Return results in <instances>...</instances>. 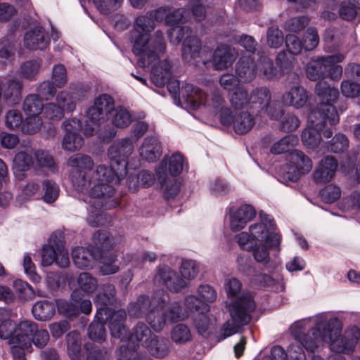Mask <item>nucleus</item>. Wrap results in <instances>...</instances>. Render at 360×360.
<instances>
[{"label": "nucleus", "instance_id": "26", "mask_svg": "<svg viewBox=\"0 0 360 360\" xmlns=\"http://www.w3.org/2000/svg\"><path fill=\"white\" fill-rule=\"evenodd\" d=\"M49 44L44 30L41 27H35L27 32L24 37V45L31 50L44 49Z\"/></svg>", "mask_w": 360, "mask_h": 360}, {"label": "nucleus", "instance_id": "59", "mask_svg": "<svg viewBox=\"0 0 360 360\" xmlns=\"http://www.w3.org/2000/svg\"><path fill=\"white\" fill-rule=\"evenodd\" d=\"M13 287L20 299L29 300L34 297V291L27 282L22 280H16L14 282Z\"/></svg>", "mask_w": 360, "mask_h": 360}, {"label": "nucleus", "instance_id": "21", "mask_svg": "<svg viewBox=\"0 0 360 360\" xmlns=\"http://www.w3.org/2000/svg\"><path fill=\"white\" fill-rule=\"evenodd\" d=\"M338 163L332 156H326L321 159L312 174L313 180L316 184H326L330 181L335 176Z\"/></svg>", "mask_w": 360, "mask_h": 360}, {"label": "nucleus", "instance_id": "61", "mask_svg": "<svg viewBox=\"0 0 360 360\" xmlns=\"http://www.w3.org/2000/svg\"><path fill=\"white\" fill-rule=\"evenodd\" d=\"M169 300L168 294L162 290L155 291L152 297L149 299V303L150 309H161L163 310V307L165 304Z\"/></svg>", "mask_w": 360, "mask_h": 360}, {"label": "nucleus", "instance_id": "6", "mask_svg": "<svg viewBox=\"0 0 360 360\" xmlns=\"http://www.w3.org/2000/svg\"><path fill=\"white\" fill-rule=\"evenodd\" d=\"M181 94L185 103L193 110L204 108L211 114L219 115L220 118L224 112L231 110L226 108L225 101L219 91L207 94L199 88L187 84Z\"/></svg>", "mask_w": 360, "mask_h": 360}, {"label": "nucleus", "instance_id": "24", "mask_svg": "<svg viewBox=\"0 0 360 360\" xmlns=\"http://www.w3.org/2000/svg\"><path fill=\"white\" fill-rule=\"evenodd\" d=\"M72 257L75 265L81 269H91L96 264L97 257L93 249L77 247L72 250Z\"/></svg>", "mask_w": 360, "mask_h": 360}, {"label": "nucleus", "instance_id": "60", "mask_svg": "<svg viewBox=\"0 0 360 360\" xmlns=\"http://www.w3.org/2000/svg\"><path fill=\"white\" fill-rule=\"evenodd\" d=\"M197 295L202 302L207 304L215 302L217 297L215 289L208 284L200 285L198 288Z\"/></svg>", "mask_w": 360, "mask_h": 360}, {"label": "nucleus", "instance_id": "33", "mask_svg": "<svg viewBox=\"0 0 360 360\" xmlns=\"http://www.w3.org/2000/svg\"><path fill=\"white\" fill-rule=\"evenodd\" d=\"M154 182L152 174L142 171L137 174H130L127 178V186L132 192H136L140 187H148Z\"/></svg>", "mask_w": 360, "mask_h": 360}, {"label": "nucleus", "instance_id": "23", "mask_svg": "<svg viewBox=\"0 0 360 360\" xmlns=\"http://www.w3.org/2000/svg\"><path fill=\"white\" fill-rule=\"evenodd\" d=\"M140 157L148 162L157 161L162 153V146L155 137H146L139 148Z\"/></svg>", "mask_w": 360, "mask_h": 360}, {"label": "nucleus", "instance_id": "50", "mask_svg": "<svg viewBox=\"0 0 360 360\" xmlns=\"http://www.w3.org/2000/svg\"><path fill=\"white\" fill-rule=\"evenodd\" d=\"M290 333L291 332L290 331ZM290 334L295 338L296 342L291 343L288 346L287 349L288 358L290 360H307L306 354L303 348L306 350L307 349L300 340L297 339L292 333Z\"/></svg>", "mask_w": 360, "mask_h": 360}, {"label": "nucleus", "instance_id": "34", "mask_svg": "<svg viewBox=\"0 0 360 360\" xmlns=\"http://www.w3.org/2000/svg\"><path fill=\"white\" fill-rule=\"evenodd\" d=\"M216 317L209 312H200L194 319L195 326L200 334L205 336L210 329L214 326Z\"/></svg>", "mask_w": 360, "mask_h": 360}, {"label": "nucleus", "instance_id": "18", "mask_svg": "<svg viewBox=\"0 0 360 360\" xmlns=\"http://www.w3.org/2000/svg\"><path fill=\"white\" fill-rule=\"evenodd\" d=\"M153 281L155 283L165 285L170 290L179 292L184 288L187 282L179 277L168 266L160 265Z\"/></svg>", "mask_w": 360, "mask_h": 360}, {"label": "nucleus", "instance_id": "27", "mask_svg": "<svg viewBox=\"0 0 360 360\" xmlns=\"http://www.w3.org/2000/svg\"><path fill=\"white\" fill-rule=\"evenodd\" d=\"M77 284L79 289L73 290L71 294L72 300L77 302L82 299L81 291L85 294H91L96 291L98 287V281L91 274L83 272L77 278Z\"/></svg>", "mask_w": 360, "mask_h": 360}, {"label": "nucleus", "instance_id": "38", "mask_svg": "<svg viewBox=\"0 0 360 360\" xmlns=\"http://www.w3.org/2000/svg\"><path fill=\"white\" fill-rule=\"evenodd\" d=\"M33 155L34 152L31 148L17 153L13 160L15 172L27 170L34 164Z\"/></svg>", "mask_w": 360, "mask_h": 360}, {"label": "nucleus", "instance_id": "7", "mask_svg": "<svg viewBox=\"0 0 360 360\" xmlns=\"http://www.w3.org/2000/svg\"><path fill=\"white\" fill-rule=\"evenodd\" d=\"M127 314L124 310H117L111 317L109 329L112 337L119 338L122 341L129 342L128 345L124 346V347L127 348L131 353L134 352L135 358L137 359L134 349H131L129 348V345L141 342L143 345L144 340H146V339H150L153 335L148 327L143 323H138L134 328L133 333L129 334L124 326ZM122 347H124V345L121 346L120 349Z\"/></svg>", "mask_w": 360, "mask_h": 360}, {"label": "nucleus", "instance_id": "16", "mask_svg": "<svg viewBox=\"0 0 360 360\" xmlns=\"http://www.w3.org/2000/svg\"><path fill=\"white\" fill-rule=\"evenodd\" d=\"M116 290L112 284H105L102 290L95 297L94 302L97 307L96 318L98 320H109L110 321L112 314L117 311H112L108 306L113 304L115 300Z\"/></svg>", "mask_w": 360, "mask_h": 360}, {"label": "nucleus", "instance_id": "4", "mask_svg": "<svg viewBox=\"0 0 360 360\" xmlns=\"http://www.w3.org/2000/svg\"><path fill=\"white\" fill-rule=\"evenodd\" d=\"M315 89L319 96L323 101L326 99V102L320 103L308 116L307 127L302 132V141L309 148H315L320 144L321 131L324 128L326 122L335 125L340 120L336 108L329 103L338 98V90L329 87L322 82L316 84Z\"/></svg>", "mask_w": 360, "mask_h": 360}, {"label": "nucleus", "instance_id": "58", "mask_svg": "<svg viewBox=\"0 0 360 360\" xmlns=\"http://www.w3.org/2000/svg\"><path fill=\"white\" fill-rule=\"evenodd\" d=\"M22 87L21 80L15 78L10 79L8 82L7 89L3 94L4 98L8 99L13 97V101H15L20 96Z\"/></svg>", "mask_w": 360, "mask_h": 360}, {"label": "nucleus", "instance_id": "32", "mask_svg": "<svg viewBox=\"0 0 360 360\" xmlns=\"http://www.w3.org/2000/svg\"><path fill=\"white\" fill-rule=\"evenodd\" d=\"M55 311V304L47 300L37 302L32 309L34 317L41 321L49 320L53 316Z\"/></svg>", "mask_w": 360, "mask_h": 360}, {"label": "nucleus", "instance_id": "42", "mask_svg": "<svg viewBox=\"0 0 360 360\" xmlns=\"http://www.w3.org/2000/svg\"><path fill=\"white\" fill-rule=\"evenodd\" d=\"M150 309L149 297L146 295H140L135 302L131 303L128 308L130 316L140 317L146 315Z\"/></svg>", "mask_w": 360, "mask_h": 360}, {"label": "nucleus", "instance_id": "57", "mask_svg": "<svg viewBox=\"0 0 360 360\" xmlns=\"http://www.w3.org/2000/svg\"><path fill=\"white\" fill-rule=\"evenodd\" d=\"M14 44L8 39H4L0 44V63L6 65L14 60Z\"/></svg>", "mask_w": 360, "mask_h": 360}, {"label": "nucleus", "instance_id": "39", "mask_svg": "<svg viewBox=\"0 0 360 360\" xmlns=\"http://www.w3.org/2000/svg\"><path fill=\"white\" fill-rule=\"evenodd\" d=\"M120 266L117 264V257L109 253H104L100 258V273L102 275H110L118 272Z\"/></svg>", "mask_w": 360, "mask_h": 360}, {"label": "nucleus", "instance_id": "1", "mask_svg": "<svg viewBox=\"0 0 360 360\" xmlns=\"http://www.w3.org/2000/svg\"><path fill=\"white\" fill-rule=\"evenodd\" d=\"M134 150V143L129 138L122 139L111 146L108 155L110 168L100 165L93 169L92 158L86 155L77 153L68 160L70 179L75 190L84 195L83 200L89 205L87 222L91 226L105 224V215L101 210L116 207L119 200L112 198L113 185L119 183L127 174V158Z\"/></svg>", "mask_w": 360, "mask_h": 360}, {"label": "nucleus", "instance_id": "17", "mask_svg": "<svg viewBox=\"0 0 360 360\" xmlns=\"http://www.w3.org/2000/svg\"><path fill=\"white\" fill-rule=\"evenodd\" d=\"M20 329L22 332V336H17L15 338H27L30 345L32 343L39 348L45 347L49 340V334L45 329H39L37 323L30 321H22L20 322Z\"/></svg>", "mask_w": 360, "mask_h": 360}, {"label": "nucleus", "instance_id": "28", "mask_svg": "<svg viewBox=\"0 0 360 360\" xmlns=\"http://www.w3.org/2000/svg\"><path fill=\"white\" fill-rule=\"evenodd\" d=\"M307 98L305 89L298 84H295L283 95L282 102L285 105L300 108L305 105Z\"/></svg>", "mask_w": 360, "mask_h": 360}, {"label": "nucleus", "instance_id": "44", "mask_svg": "<svg viewBox=\"0 0 360 360\" xmlns=\"http://www.w3.org/2000/svg\"><path fill=\"white\" fill-rule=\"evenodd\" d=\"M41 68V60L32 59L23 62L20 67L22 77L29 80L34 79Z\"/></svg>", "mask_w": 360, "mask_h": 360}, {"label": "nucleus", "instance_id": "22", "mask_svg": "<svg viewBox=\"0 0 360 360\" xmlns=\"http://www.w3.org/2000/svg\"><path fill=\"white\" fill-rule=\"evenodd\" d=\"M237 56L238 53L235 49L221 45L214 51L212 63L215 70H221L231 65Z\"/></svg>", "mask_w": 360, "mask_h": 360}, {"label": "nucleus", "instance_id": "5", "mask_svg": "<svg viewBox=\"0 0 360 360\" xmlns=\"http://www.w3.org/2000/svg\"><path fill=\"white\" fill-rule=\"evenodd\" d=\"M255 307V301L249 292L243 294L230 304L229 311L231 319L223 325L219 333V339L224 340L240 332L250 321Z\"/></svg>", "mask_w": 360, "mask_h": 360}, {"label": "nucleus", "instance_id": "29", "mask_svg": "<svg viewBox=\"0 0 360 360\" xmlns=\"http://www.w3.org/2000/svg\"><path fill=\"white\" fill-rule=\"evenodd\" d=\"M236 72L241 82L252 81L257 75L255 63L250 55L243 56L236 65Z\"/></svg>", "mask_w": 360, "mask_h": 360}, {"label": "nucleus", "instance_id": "54", "mask_svg": "<svg viewBox=\"0 0 360 360\" xmlns=\"http://www.w3.org/2000/svg\"><path fill=\"white\" fill-rule=\"evenodd\" d=\"M340 91L345 97L356 98L360 95V84L350 79H344L340 84Z\"/></svg>", "mask_w": 360, "mask_h": 360}, {"label": "nucleus", "instance_id": "15", "mask_svg": "<svg viewBox=\"0 0 360 360\" xmlns=\"http://www.w3.org/2000/svg\"><path fill=\"white\" fill-rule=\"evenodd\" d=\"M345 56L342 53L321 56L316 59L311 60L306 68L307 77L310 80L323 79L327 76L329 67L333 63H341Z\"/></svg>", "mask_w": 360, "mask_h": 360}, {"label": "nucleus", "instance_id": "30", "mask_svg": "<svg viewBox=\"0 0 360 360\" xmlns=\"http://www.w3.org/2000/svg\"><path fill=\"white\" fill-rule=\"evenodd\" d=\"M10 352L12 354L13 360H26V353H31L32 347L27 338H13L9 342Z\"/></svg>", "mask_w": 360, "mask_h": 360}, {"label": "nucleus", "instance_id": "14", "mask_svg": "<svg viewBox=\"0 0 360 360\" xmlns=\"http://www.w3.org/2000/svg\"><path fill=\"white\" fill-rule=\"evenodd\" d=\"M288 170L286 178L291 181H296L312 168V162L303 152L294 150L288 155Z\"/></svg>", "mask_w": 360, "mask_h": 360}, {"label": "nucleus", "instance_id": "12", "mask_svg": "<svg viewBox=\"0 0 360 360\" xmlns=\"http://www.w3.org/2000/svg\"><path fill=\"white\" fill-rule=\"evenodd\" d=\"M261 221L252 224L249 228L251 235L258 241H265L271 248H278L281 237L274 232V223L267 214L260 213Z\"/></svg>", "mask_w": 360, "mask_h": 360}, {"label": "nucleus", "instance_id": "25", "mask_svg": "<svg viewBox=\"0 0 360 360\" xmlns=\"http://www.w3.org/2000/svg\"><path fill=\"white\" fill-rule=\"evenodd\" d=\"M108 119V115L92 106L86 112V120L84 127L85 136H93L99 131L100 126Z\"/></svg>", "mask_w": 360, "mask_h": 360}, {"label": "nucleus", "instance_id": "31", "mask_svg": "<svg viewBox=\"0 0 360 360\" xmlns=\"http://www.w3.org/2000/svg\"><path fill=\"white\" fill-rule=\"evenodd\" d=\"M143 346L153 356L158 358L165 356L169 351L168 341L162 338H158L155 335L150 339H146Z\"/></svg>", "mask_w": 360, "mask_h": 360}, {"label": "nucleus", "instance_id": "63", "mask_svg": "<svg viewBox=\"0 0 360 360\" xmlns=\"http://www.w3.org/2000/svg\"><path fill=\"white\" fill-rule=\"evenodd\" d=\"M285 46L289 53L297 55L304 49L303 42L295 34H288L285 37Z\"/></svg>", "mask_w": 360, "mask_h": 360}, {"label": "nucleus", "instance_id": "45", "mask_svg": "<svg viewBox=\"0 0 360 360\" xmlns=\"http://www.w3.org/2000/svg\"><path fill=\"white\" fill-rule=\"evenodd\" d=\"M107 321L109 322V320L101 321L96 318V320L89 325L88 334L91 340L98 342L105 340L106 331L104 325Z\"/></svg>", "mask_w": 360, "mask_h": 360}, {"label": "nucleus", "instance_id": "46", "mask_svg": "<svg viewBox=\"0 0 360 360\" xmlns=\"http://www.w3.org/2000/svg\"><path fill=\"white\" fill-rule=\"evenodd\" d=\"M266 114L271 120H278L283 114V108L278 101L270 100L269 102L262 106V110H258V115L261 117Z\"/></svg>", "mask_w": 360, "mask_h": 360}, {"label": "nucleus", "instance_id": "51", "mask_svg": "<svg viewBox=\"0 0 360 360\" xmlns=\"http://www.w3.org/2000/svg\"><path fill=\"white\" fill-rule=\"evenodd\" d=\"M192 30L188 26H175L167 32L168 37L171 43L179 44L186 37L191 36Z\"/></svg>", "mask_w": 360, "mask_h": 360}, {"label": "nucleus", "instance_id": "56", "mask_svg": "<svg viewBox=\"0 0 360 360\" xmlns=\"http://www.w3.org/2000/svg\"><path fill=\"white\" fill-rule=\"evenodd\" d=\"M84 144V139L80 134L65 135L63 139V148L73 152L79 150Z\"/></svg>", "mask_w": 360, "mask_h": 360}, {"label": "nucleus", "instance_id": "53", "mask_svg": "<svg viewBox=\"0 0 360 360\" xmlns=\"http://www.w3.org/2000/svg\"><path fill=\"white\" fill-rule=\"evenodd\" d=\"M302 41L305 51H309L314 50L319 43V37L317 30L313 27H308L303 35V39Z\"/></svg>", "mask_w": 360, "mask_h": 360}, {"label": "nucleus", "instance_id": "9", "mask_svg": "<svg viewBox=\"0 0 360 360\" xmlns=\"http://www.w3.org/2000/svg\"><path fill=\"white\" fill-rule=\"evenodd\" d=\"M188 318L186 312H183L178 302L172 303L167 309L149 310L146 321L156 332H160L167 323L176 322Z\"/></svg>", "mask_w": 360, "mask_h": 360}, {"label": "nucleus", "instance_id": "20", "mask_svg": "<svg viewBox=\"0 0 360 360\" xmlns=\"http://www.w3.org/2000/svg\"><path fill=\"white\" fill-rule=\"evenodd\" d=\"M255 209L248 205L232 207L229 212V226L233 231H239L255 217Z\"/></svg>", "mask_w": 360, "mask_h": 360}, {"label": "nucleus", "instance_id": "43", "mask_svg": "<svg viewBox=\"0 0 360 360\" xmlns=\"http://www.w3.org/2000/svg\"><path fill=\"white\" fill-rule=\"evenodd\" d=\"M43 107L42 100L37 94H30L24 101L23 110L27 115H39Z\"/></svg>", "mask_w": 360, "mask_h": 360}, {"label": "nucleus", "instance_id": "10", "mask_svg": "<svg viewBox=\"0 0 360 360\" xmlns=\"http://www.w3.org/2000/svg\"><path fill=\"white\" fill-rule=\"evenodd\" d=\"M270 100L271 93L266 88L256 89L248 97L247 91L243 87H240L231 95V103L236 108H243L247 105L250 109L256 108L258 110H262V106L266 105Z\"/></svg>", "mask_w": 360, "mask_h": 360}, {"label": "nucleus", "instance_id": "3", "mask_svg": "<svg viewBox=\"0 0 360 360\" xmlns=\"http://www.w3.org/2000/svg\"><path fill=\"white\" fill-rule=\"evenodd\" d=\"M154 24L148 18L141 17L138 19L135 28L134 45L132 51L135 55L140 56L137 61L139 67L150 72L151 81L157 86L167 84L168 91L174 96H182V90L186 84L180 89L179 82L172 79V65L166 60H161L159 54L163 53L166 45L163 41L162 33L158 32L155 39L148 41V33L153 29Z\"/></svg>", "mask_w": 360, "mask_h": 360}, {"label": "nucleus", "instance_id": "40", "mask_svg": "<svg viewBox=\"0 0 360 360\" xmlns=\"http://www.w3.org/2000/svg\"><path fill=\"white\" fill-rule=\"evenodd\" d=\"M184 306L186 310L183 312H186L188 315V312L193 314H199L200 312H209L210 305L202 302V301L198 297L190 295L185 297Z\"/></svg>", "mask_w": 360, "mask_h": 360}, {"label": "nucleus", "instance_id": "62", "mask_svg": "<svg viewBox=\"0 0 360 360\" xmlns=\"http://www.w3.org/2000/svg\"><path fill=\"white\" fill-rule=\"evenodd\" d=\"M93 106L108 115L114 108V101L110 96L102 94L95 99Z\"/></svg>", "mask_w": 360, "mask_h": 360}, {"label": "nucleus", "instance_id": "13", "mask_svg": "<svg viewBox=\"0 0 360 360\" xmlns=\"http://www.w3.org/2000/svg\"><path fill=\"white\" fill-rule=\"evenodd\" d=\"M210 52L207 47H202L200 40L195 36H189L185 38L182 46L183 58L188 63L198 65L202 63L207 67L210 61L207 60L205 54Z\"/></svg>", "mask_w": 360, "mask_h": 360}, {"label": "nucleus", "instance_id": "48", "mask_svg": "<svg viewBox=\"0 0 360 360\" xmlns=\"http://www.w3.org/2000/svg\"><path fill=\"white\" fill-rule=\"evenodd\" d=\"M171 338L176 344H184L191 340L192 335L189 328L184 324H178L173 328Z\"/></svg>", "mask_w": 360, "mask_h": 360}, {"label": "nucleus", "instance_id": "47", "mask_svg": "<svg viewBox=\"0 0 360 360\" xmlns=\"http://www.w3.org/2000/svg\"><path fill=\"white\" fill-rule=\"evenodd\" d=\"M160 182L165 198L170 199L177 195L180 188V183L174 178H169L167 175L165 179H158Z\"/></svg>", "mask_w": 360, "mask_h": 360}, {"label": "nucleus", "instance_id": "11", "mask_svg": "<svg viewBox=\"0 0 360 360\" xmlns=\"http://www.w3.org/2000/svg\"><path fill=\"white\" fill-rule=\"evenodd\" d=\"M234 112L226 110L221 117V122L224 125H233L234 131L239 134H243L248 132L255 124V120L252 112L248 110L250 109L248 106L243 108H236L235 106Z\"/></svg>", "mask_w": 360, "mask_h": 360}, {"label": "nucleus", "instance_id": "64", "mask_svg": "<svg viewBox=\"0 0 360 360\" xmlns=\"http://www.w3.org/2000/svg\"><path fill=\"white\" fill-rule=\"evenodd\" d=\"M341 191L338 186L334 184H329L321 191V197L323 201L327 203H332L340 198Z\"/></svg>", "mask_w": 360, "mask_h": 360}, {"label": "nucleus", "instance_id": "37", "mask_svg": "<svg viewBox=\"0 0 360 360\" xmlns=\"http://www.w3.org/2000/svg\"><path fill=\"white\" fill-rule=\"evenodd\" d=\"M22 335V332L20 329V323L16 324L11 319H5L0 323V338L7 340L8 345L11 340Z\"/></svg>", "mask_w": 360, "mask_h": 360}, {"label": "nucleus", "instance_id": "52", "mask_svg": "<svg viewBox=\"0 0 360 360\" xmlns=\"http://www.w3.org/2000/svg\"><path fill=\"white\" fill-rule=\"evenodd\" d=\"M349 144L348 138L343 134H337L330 141L328 150L335 153H343L347 150Z\"/></svg>", "mask_w": 360, "mask_h": 360}, {"label": "nucleus", "instance_id": "41", "mask_svg": "<svg viewBox=\"0 0 360 360\" xmlns=\"http://www.w3.org/2000/svg\"><path fill=\"white\" fill-rule=\"evenodd\" d=\"M298 142L299 138L297 135L290 134L285 136L272 145L271 152L276 155L283 153L295 147Z\"/></svg>", "mask_w": 360, "mask_h": 360}, {"label": "nucleus", "instance_id": "35", "mask_svg": "<svg viewBox=\"0 0 360 360\" xmlns=\"http://www.w3.org/2000/svg\"><path fill=\"white\" fill-rule=\"evenodd\" d=\"M68 354L72 360H80L81 336L77 331H71L66 336Z\"/></svg>", "mask_w": 360, "mask_h": 360}, {"label": "nucleus", "instance_id": "55", "mask_svg": "<svg viewBox=\"0 0 360 360\" xmlns=\"http://www.w3.org/2000/svg\"><path fill=\"white\" fill-rule=\"evenodd\" d=\"M56 104L60 106L63 112H72L76 107L75 101L68 91H62L56 96Z\"/></svg>", "mask_w": 360, "mask_h": 360}, {"label": "nucleus", "instance_id": "19", "mask_svg": "<svg viewBox=\"0 0 360 360\" xmlns=\"http://www.w3.org/2000/svg\"><path fill=\"white\" fill-rule=\"evenodd\" d=\"M184 157L179 152L173 153L168 158H164L156 170L158 179H165L168 174L172 176L180 174L184 169Z\"/></svg>", "mask_w": 360, "mask_h": 360}, {"label": "nucleus", "instance_id": "8", "mask_svg": "<svg viewBox=\"0 0 360 360\" xmlns=\"http://www.w3.org/2000/svg\"><path fill=\"white\" fill-rule=\"evenodd\" d=\"M141 17H146L151 20L154 24V27H155L154 20L158 22H164L167 25L173 26L177 24H183L188 22L191 18V13L186 8H174L169 6H163L150 12L149 15H146L137 17L134 22L132 32L133 46L134 45L135 28L137 20ZM154 29L155 27H153V29L148 33L149 42H150L151 39H155L156 33L158 32L157 31L153 37H150V34ZM160 32L162 33L161 31ZM162 36L164 39L163 34H162ZM163 41L165 42L164 40Z\"/></svg>", "mask_w": 360, "mask_h": 360}, {"label": "nucleus", "instance_id": "2", "mask_svg": "<svg viewBox=\"0 0 360 360\" xmlns=\"http://www.w3.org/2000/svg\"><path fill=\"white\" fill-rule=\"evenodd\" d=\"M342 329V322L328 313L295 321L289 328L308 352L318 351L328 340L332 351L344 354L352 352L360 339V329L351 326L341 335Z\"/></svg>", "mask_w": 360, "mask_h": 360}, {"label": "nucleus", "instance_id": "36", "mask_svg": "<svg viewBox=\"0 0 360 360\" xmlns=\"http://www.w3.org/2000/svg\"><path fill=\"white\" fill-rule=\"evenodd\" d=\"M255 68L257 70V75L264 79H271L278 75L276 68L274 67L272 60L266 56L260 57L255 63Z\"/></svg>", "mask_w": 360, "mask_h": 360}, {"label": "nucleus", "instance_id": "49", "mask_svg": "<svg viewBox=\"0 0 360 360\" xmlns=\"http://www.w3.org/2000/svg\"><path fill=\"white\" fill-rule=\"evenodd\" d=\"M93 242L99 250H108L115 245L114 238L107 232L96 231L93 236Z\"/></svg>", "mask_w": 360, "mask_h": 360}]
</instances>
